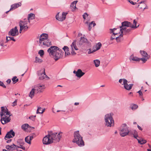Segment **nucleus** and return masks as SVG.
I'll list each match as a JSON object with an SVG mask.
<instances>
[{"instance_id": "obj_28", "label": "nucleus", "mask_w": 151, "mask_h": 151, "mask_svg": "<svg viewBox=\"0 0 151 151\" xmlns=\"http://www.w3.org/2000/svg\"><path fill=\"white\" fill-rule=\"evenodd\" d=\"M36 93H37L35 88H32L31 91L30 92L29 96L31 98H32L34 96V94Z\"/></svg>"}, {"instance_id": "obj_43", "label": "nucleus", "mask_w": 151, "mask_h": 151, "mask_svg": "<svg viewBox=\"0 0 151 151\" xmlns=\"http://www.w3.org/2000/svg\"><path fill=\"white\" fill-rule=\"evenodd\" d=\"M56 19L59 21H60L59 19H60L61 18H62V17H59V13H58L56 16Z\"/></svg>"}, {"instance_id": "obj_13", "label": "nucleus", "mask_w": 151, "mask_h": 151, "mask_svg": "<svg viewBox=\"0 0 151 151\" xmlns=\"http://www.w3.org/2000/svg\"><path fill=\"white\" fill-rule=\"evenodd\" d=\"M6 115H9L10 116L11 114L10 111H8V109L6 107L4 106L1 107V111L0 113V116L1 117L3 116H5Z\"/></svg>"}, {"instance_id": "obj_33", "label": "nucleus", "mask_w": 151, "mask_h": 151, "mask_svg": "<svg viewBox=\"0 0 151 151\" xmlns=\"http://www.w3.org/2000/svg\"><path fill=\"white\" fill-rule=\"evenodd\" d=\"M29 126L28 124H25L22 125L21 127L24 130V131H26V129H27Z\"/></svg>"}, {"instance_id": "obj_22", "label": "nucleus", "mask_w": 151, "mask_h": 151, "mask_svg": "<svg viewBox=\"0 0 151 151\" xmlns=\"http://www.w3.org/2000/svg\"><path fill=\"white\" fill-rule=\"evenodd\" d=\"M78 2V1H75L70 4V7L72 11H75L77 8L76 6V4Z\"/></svg>"}, {"instance_id": "obj_35", "label": "nucleus", "mask_w": 151, "mask_h": 151, "mask_svg": "<svg viewBox=\"0 0 151 151\" xmlns=\"http://www.w3.org/2000/svg\"><path fill=\"white\" fill-rule=\"evenodd\" d=\"M137 139V140L138 141V143H140L141 145H142L144 144H145L146 142V141L144 139Z\"/></svg>"}, {"instance_id": "obj_10", "label": "nucleus", "mask_w": 151, "mask_h": 151, "mask_svg": "<svg viewBox=\"0 0 151 151\" xmlns=\"http://www.w3.org/2000/svg\"><path fill=\"white\" fill-rule=\"evenodd\" d=\"M39 43L43 45L49 47L51 45V41L49 38H39Z\"/></svg>"}, {"instance_id": "obj_42", "label": "nucleus", "mask_w": 151, "mask_h": 151, "mask_svg": "<svg viewBox=\"0 0 151 151\" xmlns=\"http://www.w3.org/2000/svg\"><path fill=\"white\" fill-rule=\"evenodd\" d=\"M38 53L42 57L44 55V51L43 50H40L39 51Z\"/></svg>"}, {"instance_id": "obj_26", "label": "nucleus", "mask_w": 151, "mask_h": 151, "mask_svg": "<svg viewBox=\"0 0 151 151\" xmlns=\"http://www.w3.org/2000/svg\"><path fill=\"white\" fill-rule=\"evenodd\" d=\"M140 4L141 5H139L138 6L139 8L143 9V10L147 9L146 4L144 3V1H141L140 3Z\"/></svg>"}, {"instance_id": "obj_55", "label": "nucleus", "mask_w": 151, "mask_h": 151, "mask_svg": "<svg viewBox=\"0 0 151 151\" xmlns=\"http://www.w3.org/2000/svg\"><path fill=\"white\" fill-rule=\"evenodd\" d=\"M47 35L46 34H45V33H42V34L41 35H40L39 36H38L37 38H42L43 35Z\"/></svg>"}, {"instance_id": "obj_64", "label": "nucleus", "mask_w": 151, "mask_h": 151, "mask_svg": "<svg viewBox=\"0 0 151 151\" xmlns=\"http://www.w3.org/2000/svg\"><path fill=\"white\" fill-rule=\"evenodd\" d=\"M6 82L8 83H10V82H11V80L10 79H8L6 81Z\"/></svg>"}, {"instance_id": "obj_49", "label": "nucleus", "mask_w": 151, "mask_h": 151, "mask_svg": "<svg viewBox=\"0 0 151 151\" xmlns=\"http://www.w3.org/2000/svg\"><path fill=\"white\" fill-rule=\"evenodd\" d=\"M17 100H16L12 103V106H15L17 105Z\"/></svg>"}, {"instance_id": "obj_61", "label": "nucleus", "mask_w": 151, "mask_h": 151, "mask_svg": "<svg viewBox=\"0 0 151 151\" xmlns=\"http://www.w3.org/2000/svg\"><path fill=\"white\" fill-rule=\"evenodd\" d=\"M91 24H90V23L88 26V29L89 31L91 30Z\"/></svg>"}, {"instance_id": "obj_30", "label": "nucleus", "mask_w": 151, "mask_h": 151, "mask_svg": "<svg viewBox=\"0 0 151 151\" xmlns=\"http://www.w3.org/2000/svg\"><path fill=\"white\" fill-rule=\"evenodd\" d=\"M63 49L65 51V55H68L70 54V53L68 52L69 48L67 46H64L63 48Z\"/></svg>"}, {"instance_id": "obj_23", "label": "nucleus", "mask_w": 151, "mask_h": 151, "mask_svg": "<svg viewBox=\"0 0 151 151\" xmlns=\"http://www.w3.org/2000/svg\"><path fill=\"white\" fill-rule=\"evenodd\" d=\"M44 70V72H42L41 73L40 72V73H38V76L39 77V79L40 80H42L45 78V77H47V76L45 74V71Z\"/></svg>"}, {"instance_id": "obj_45", "label": "nucleus", "mask_w": 151, "mask_h": 151, "mask_svg": "<svg viewBox=\"0 0 151 151\" xmlns=\"http://www.w3.org/2000/svg\"><path fill=\"white\" fill-rule=\"evenodd\" d=\"M88 15L87 14V13L86 12L85 13L83 14V18L85 19H86V17L88 16Z\"/></svg>"}, {"instance_id": "obj_20", "label": "nucleus", "mask_w": 151, "mask_h": 151, "mask_svg": "<svg viewBox=\"0 0 151 151\" xmlns=\"http://www.w3.org/2000/svg\"><path fill=\"white\" fill-rule=\"evenodd\" d=\"M44 85H37L35 87V90L36 91L37 93H40L42 92L41 90L44 88Z\"/></svg>"}, {"instance_id": "obj_21", "label": "nucleus", "mask_w": 151, "mask_h": 151, "mask_svg": "<svg viewBox=\"0 0 151 151\" xmlns=\"http://www.w3.org/2000/svg\"><path fill=\"white\" fill-rule=\"evenodd\" d=\"M8 38H0V46L1 47L6 46L5 44L9 42Z\"/></svg>"}, {"instance_id": "obj_2", "label": "nucleus", "mask_w": 151, "mask_h": 151, "mask_svg": "<svg viewBox=\"0 0 151 151\" xmlns=\"http://www.w3.org/2000/svg\"><path fill=\"white\" fill-rule=\"evenodd\" d=\"M73 136L74 138L73 140V143H76L80 147L84 146V142L83 139V137L80 135L78 131L74 132Z\"/></svg>"}, {"instance_id": "obj_12", "label": "nucleus", "mask_w": 151, "mask_h": 151, "mask_svg": "<svg viewBox=\"0 0 151 151\" xmlns=\"http://www.w3.org/2000/svg\"><path fill=\"white\" fill-rule=\"evenodd\" d=\"M140 52L143 57V58H140L141 60L142 61L143 63H145L150 58V56L148 55L147 53L145 51L140 50Z\"/></svg>"}, {"instance_id": "obj_63", "label": "nucleus", "mask_w": 151, "mask_h": 151, "mask_svg": "<svg viewBox=\"0 0 151 151\" xmlns=\"http://www.w3.org/2000/svg\"><path fill=\"white\" fill-rule=\"evenodd\" d=\"M6 148L8 150H10V148L9 147V145H6Z\"/></svg>"}, {"instance_id": "obj_19", "label": "nucleus", "mask_w": 151, "mask_h": 151, "mask_svg": "<svg viewBox=\"0 0 151 151\" xmlns=\"http://www.w3.org/2000/svg\"><path fill=\"white\" fill-rule=\"evenodd\" d=\"M71 50V53L72 55H75L76 54V53L73 50V48L76 50H78V49L77 48L76 45V42L75 41H74L70 45Z\"/></svg>"}, {"instance_id": "obj_32", "label": "nucleus", "mask_w": 151, "mask_h": 151, "mask_svg": "<svg viewBox=\"0 0 151 151\" xmlns=\"http://www.w3.org/2000/svg\"><path fill=\"white\" fill-rule=\"evenodd\" d=\"M93 62L95 66L97 67L99 66L100 64V61L99 60L96 59L93 60Z\"/></svg>"}, {"instance_id": "obj_16", "label": "nucleus", "mask_w": 151, "mask_h": 151, "mask_svg": "<svg viewBox=\"0 0 151 151\" xmlns=\"http://www.w3.org/2000/svg\"><path fill=\"white\" fill-rule=\"evenodd\" d=\"M127 82L128 81L126 79H124L122 85H124L125 89L127 90H129L132 89L133 84H131L128 85Z\"/></svg>"}, {"instance_id": "obj_17", "label": "nucleus", "mask_w": 151, "mask_h": 151, "mask_svg": "<svg viewBox=\"0 0 151 151\" xmlns=\"http://www.w3.org/2000/svg\"><path fill=\"white\" fill-rule=\"evenodd\" d=\"M15 135V132L12 129L7 132L5 137V139H7V138L10 139L14 136Z\"/></svg>"}, {"instance_id": "obj_50", "label": "nucleus", "mask_w": 151, "mask_h": 151, "mask_svg": "<svg viewBox=\"0 0 151 151\" xmlns=\"http://www.w3.org/2000/svg\"><path fill=\"white\" fill-rule=\"evenodd\" d=\"M19 148H21V149H22V150H25V149H26L25 147H24V146H23L22 145H20Z\"/></svg>"}, {"instance_id": "obj_46", "label": "nucleus", "mask_w": 151, "mask_h": 151, "mask_svg": "<svg viewBox=\"0 0 151 151\" xmlns=\"http://www.w3.org/2000/svg\"><path fill=\"white\" fill-rule=\"evenodd\" d=\"M0 86L4 88H6V86L4 85V83L1 81H0Z\"/></svg>"}, {"instance_id": "obj_34", "label": "nucleus", "mask_w": 151, "mask_h": 151, "mask_svg": "<svg viewBox=\"0 0 151 151\" xmlns=\"http://www.w3.org/2000/svg\"><path fill=\"white\" fill-rule=\"evenodd\" d=\"M41 108L40 107H38L36 113L37 114H42L44 112L45 110V109H44L42 110L41 111H40V110L41 109Z\"/></svg>"}, {"instance_id": "obj_54", "label": "nucleus", "mask_w": 151, "mask_h": 151, "mask_svg": "<svg viewBox=\"0 0 151 151\" xmlns=\"http://www.w3.org/2000/svg\"><path fill=\"white\" fill-rule=\"evenodd\" d=\"M82 35V34H81V33H79L78 34V37H81L80 38H84V36H83V37L81 36Z\"/></svg>"}, {"instance_id": "obj_44", "label": "nucleus", "mask_w": 151, "mask_h": 151, "mask_svg": "<svg viewBox=\"0 0 151 151\" xmlns=\"http://www.w3.org/2000/svg\"><path fill=\"white\" fill-rule=\"evenodd\" d=\"M138 107V106L136 104H134L133 105L132 107V109L134 110L136 109H137Z\"/></svg>"}, {"instance_id": "obj_56", "label": "nucleus", "mask_w": 151, "mask_h": 151, "mask_svg": "<svg viewBox=\"0 0 151 151\" xmlns=\"http://www.w3.org/2000/svg\"><path fill=\"white\" fill-rule=\"evenodd\" d=\"M132 133L133 135H135L137 134V132L135 130H133L132 132Z\"/></svg>"}, {"instance_id": "obj_51", "label": "nucleus", "mask_w": 151, "mask_h": 151, "mask_svg": "<svg viewBox=\"0 0 151 151\" xmlns=\"http://www.w3.org/2000/svg\"><path fill=\"white\" fill-rule=\"evenodd\" d=\"M14 146H15V145L13 144L12 145H9V147L10 148V149H14Z\"/></svg>"}, {"instance_id": "obj_15", "label": "nucleus", "mask_w": 151, "mask_h": 151, "mask_svg": "<svg viewBox=\"0 0 151 151\" xmlns=\"http://www.w3.org/2000/svg\"><path fill=\"white\" fill-rule=\"evenodd\" d=\"M18 34V30L17 27L11 29L9 32V35L12 37H14L17 35Z\"/></svg>"}, {"instance_id": "obj_41", "label": "nucleus", "mask_w": 151, "mask_h": 151, "mask_svg": "<svg viewBox=\"0 0 151 151\" xmlns=\"http://www.w3.org/2000/svg\"><path fill=\"white\" fill-rule=\"evenodd\" d=\"M95 52H96V50H95L94 49L92 50L90 48L88 50V53L89 54L93 53Z\"/></svg>"}, {"instance_id": "obj_59", "label": "nucleus", "mask_w": 151, "mask_h": 151, "mask_svg": "<svg viewBox=\"0 0 151 151\" xmlns=\"http://www.w3.org/2000/svg\"><path fill=\"white\" fill-rule=\"evenodd\" d=\"M131 4H132L133 5H134L135 4H136V3H134L131 0H128V1Z\"/></svg>"}, {"instance_id": "obj_57", "label": "nucleus", "mask_w": 151, "mask_h": 151, "mask_svg": "<svg viewBox=\"0 0 151 151\" xmlns=\"http://www.w3.org/2000/svg\"><path fill=\"white\" fill-rule=\"evenodd\" d=\"M45 34H46L47 35H43L42 38H48L49 37L48 36V35L46 33H45Z\"/></svg>"}, {"instance_id": "obj_36", "label": "nucleus", "mask_w": 151, "mask_h": 151, "mask_svg": "<svg viewBox=\"0 0 151 151\" xmlns=\"http://www.w3.org/2000/svg\"><path fill=\"white\" fill-rule=\"evenodd\" d=\"M12 81H13V83L15 84L18 81L19 79L18 78H17V77L16 76H15L14 77L12 78Z\"/></svg>"}, {"instance_id": "obj_47", "label": "nucleus", "mask_w": 151, "mask_h": 151, "mask_svg": "<svg viewBox=\"0 0 151 151\" xmlns=\"http://www.w3.org/2000/svg\"><path fill=\"white\" fill-rule=\"evenodd\" d=\"M36 117V115L31 116L29 117V119H31L32 121H34L35 120V118Z\"/></svg>"}, {"instance_id": "obj_29", "label": "nucleus", "mask_w": 151, "mask_h": 151, "mask_svg": "<svg viewBox=\"0 0 151 151\" xmlns=\"http://www.w3.org/2000/svg\"><path fill=\"white\" fill-rule=\"evenodd\" d=\"M35 14L32 13H31L28 14V20L29 22H30V20H32L35 18Z\"/></svg>"}, {"instance_id": "obj_5", "label": "nucleus", "mask_w": 151, "mask_h": 151, "mask_svg": "<svg viewBox=\"0 0 151 151\" xmlns=\"http://www.w3.org/2000/svg\"><path fill=\"white\" fill-rule=\"evenodd\" d=\"M61 134V132H60L58 134L56 132L52 133H50L49 136L53 142H58L61 138V135H60Z\"/></svg>"}, {"instance_id": "obj_62", "label": "nucleus", "mask_w": 151, "mask_h": 151, "mask_svg": "<svg viewBox=\"0 0 151 151\" xmlns=\"http://www.w3.org/2000/svg\"><path fill=\"white\" fill-rule=\"evenodd\" d=\"M11 40H12L14 41H16V40L14 39V38H9V42H10Z\"/></svg>"}, {"instance_id": "obj_14", "label": "nucleus", "mask_w": 151, "mask_h": 151, "mask_svg": "<svg viewBox=\"0 0 151 151\" xmlns=\"http://www.w3.org/2000/svg\"><path fill=\"white\" fill-rule=\"evenodd\" d=\"M50 133L45 136L43 139V143L45 145H48L53 142L50 136Z\"/></svg>"}, {"instance_id": "obj_60", "label": "nucleus", "mask_w": 151, "mask_h": 151, "mask_svg": "<svg viewBox=\"0 0 151 151\" xmlns=\"http://www.w3.org/2000/svg\"><path fill=\"white\" fill-rule=\"evenodd\" d=\"M29 140L31 141L34 138V136L33 135L29 136Z\"/></svg>"}, {"instance_id": "obj_31", "label": "nucleus", "mask_w": 151, "mask_h": 151, "mask_svg": "<svg viewBox=\"0 0 151 151\" xmlns=\"http://www.w3.org/2000/svg\"><path fill=\"white\" fill-rule=\"evenodd\" d=\"M67 14L68 13L67 12H63L62 15V18L59 19V20H60V21H63L65 19L66 16Z\"/></svg>"}, {"instance_id": "obj_7", "label": "nucleus", "mask_w": 151, "mask_h": 151, "mask_svg": "<svg viewBox=\"0 0 151 151\" xmlns=\"http://www.w3.org/2000/svg\"><path fill=\"white\" fill-rule=\"evenodd\" d=\"M27 21L26 19L24 21L21 20L19 21V24L20 27L19 30L20 33H21L22 30L24 29L25 31L27 30L28 27L27 26Z\"/></svg>"}, {"instance_id": "obj_53", "label": "nucleus", "mask_w": 151, "mask_h": 151, "mask_svg": "<svg viewBox=\"0 0 151 151\" xmlns=\"http://www.w3.org/2000/svg\"><path fill=\"white\" fill-rule=\"evenodd\" d=\"M90 23V24H91V25H92V24H93V27H94L96 25V24L94 22V21H93L91 22Z\"/></svg>"}, {"instance_id": "obj_24", "label": "nucleus", "mask_w": 151, "mask_h": 151, "mask_svg": "<svg viewBox=\"0 0 151 151\" xmlns=\"http://www.w3.org/2000/svg\"><path fill=\"white\" fill-rule=\"evenodd\" d=\"M21 3L20 2L11 5L10 10L15 9L21 6Z\"/></svg>"}, {"instance_id": "obj_6", "label": "nucleus", "mask_w": 151, "mask_h": 151, "mask_svg": "<svg viewBox=\"0 0 151 151\" xmlns=\"http://www.w3.org/2000/svg\"><path fill=\"white\" fill-rule=\"evenodd\" d=\"M132 28H124L120 29V32L121 34L119 36H117L116 38H121L125 37L124 35H128L130 33Z\"/></svg>"}, {"instance_id": "obj_8", "label": "nucleus", "mask_w": 151, "mask_h": 151, "mask_svg": "<svg viewBox=\"0 0 151 151\" xmlns=\"http://www.w3.org/2000/svg\"><path fill=\"white\" fill-rule=\"evenodd\" d=\"M120 29V27L110 29L109 33L111 34H112L111 38H112V37H115L116 38V37L119 36V35L121 34Z\"/></svg>"}, {"instance_id": "obj_3", "label": "nucleus", "mask_w": 151, "mask_h": 151, "mask_svg": "<svg viewBox=\"0 0 151 151\" xmlns=\"http://www.w3.org/2000/svg\"><path fill=\"white\" fill-rule=\"evenodd\" d=\"M111 113L107 114L105 116V124L106 126L111 127L114 126V122Z\"/></svg>"}, {"instance_id": "obj_39", "label": "nucleus", "mask_w": 151, "mask_h": 151, "mask_svg": "<svg viewBox=\"0 0 151 151\" xmlns=\"http://www.w3.org/2000/svg\"><path fill=\"white\" fill-rule=\"evenodd\" d=\"M132 59V60L135 61H139L141 60L140 58H138L136 57H133Z\"/></svg>"}, {"instance_id": "obj_11", "label": "nucleus", "mask_w": 151, "mask_h": 151, "mask_svg": "<svg viewBox=\"0 0 151 151\" xmlns=\"http://www.w3.org/2000/svg\"><path fill=\"white\" fill-rule=\"evenodd\" d=\"M120 29L124 28H128L130 27L132 28H135L137 27H135L134 25L132 24L130 22L127 21H125L122 22V26L119 27Z\"/></svg>"}, {"instance_id": "obj_4", "label": "nucleus", "mask_w": 151, "mask_h": 151, "mask_svg": "<svg viewBox=\"0 0 151 151\" xmlns=\"http://www.w3.org/2000/svg\"><path fill=\"white\" fill-rule=\"evenodd\" d=\"M77 42V44L78 47H80L82 45H86L89 46L90 45V42L87 40V38H79V39L75 40Z\"/></svg>"}, {"instance_id": "obj_1", "label": "nucleus", "mask_w": 151, "mask_h": 151, "mask_svg": "<svg viewBox=\"0 0 151 151\" xmlns=\"http://www.w3.org/2000/svg\"><path fill=\"white\" fill-rule=\"evenodd\" d=\"M47 52L50 55H52L55 61L58 60L61 56V50L55 46H51L48 50Z\"/></svg>"}, {"instance_id": "obj_37", "label": "nucleus", "mask_w": 151, "mask_h": 151, "mask_svg": "<svg viewBox=\"0 0 151 151\" xmlns=\"http://www.w3.org/2000/svg\"><path fill=\"white\" fill-rule=\"evenodd\" d=\"M111 40H113L115 39L117 42H119L123 41V38H110Z\"/></svg>"}, {"instance_id": "obj_48", "label": "nucleus", "mask_w": 151, "mask_h": 151, "mask_svg": "<svg viewBox=\"0 0 151 151\" xmlns=\"http://www.w3.org/2000/svg\"><path fill=\"white\" fill-rule=\"evenodd\" d=\"M125 79H120L119 80V82L122 85L123 82H124V80Z\"/></svg>"}, {"instance_id": "obj_40", "label": "nucleus", "mask_w": 151, "mask_h": 151, "mask_svg": "<svg viewBox=\"0 0 151 151\" xmlns=\"http://www.w3.org/2000/svg\"><path fill=\"white\" fill-rule=\"evenodd\" d=\"M42 60L38 58L37 57L35 58V63H40L42 62Z\"/></svg>"}, {"instance_id": "obj_25", "label": "nucleus", "mask_w": 151, "mask_h": 151, "mask_svg": "<svg viewBox=\"0 0 151 151\" xmlns=\"http://www.w3.org/2000/svg\"><path fill=\"white\" fill-rule=\"evenodd\" d=\"M85 74V73L82 72L80 69H78L77 70V73L76 75V76L78 78H80L82 77Z\"/></svg>"}, {"instance_id": "obj_38", "label": "nucleus", "mask_w": 151, "mask_h": 151, "mask_svg": "<svg viewBox=\"0 0 151 151\" xmlns=\"http://www.w3.org/2000/svg\"><path fill=\"white\" fill-rule=\"evenodd\" d=\"M25 142L27 143L31 144V140H29V136H28L26 137L25 139Z\"/></svg>"}, {"instance_id": "obj_9", "label": "nucleus", "mask_w": 151, "mask_h": 151, "mask_svg": "<svg viewBox=\"0 0 151 151\" xmlns=\"http://www.w3.org/2000/svg\"><path fill=\"white\" fill-rule=\"evenodd\" d=\"M129 132L128 127L126 124L122 125V128L121 130L120 135L122 137H124L127 135Z\"/></svg>"}, {"instance_id": "obj_58", "label": "nucleus", "mask_w": 151, "mask_h": 151, "mask_svg": "<svg viewBox=\"0 0 151 151\" xmlns=\"http://www.w3.org/2000/svg\"><path fill=\"white\" fill-rule=\"evenodd\" d=\"M137 23V22H136L135 20V19H134L133 21V25H135V26H134L135 27H137L136 26V23Z\"/></svg>"}, {"instance_id": "obj_18", "label": "nucleus", "mask_w": 151, "mask_h": 151, "mask_svg": "<svg viewBox=\"0 0 151 151\" xmlns=\"http://www.w3.org/2000/svg\"><path fill=\"white\" fill-rule=\"evenodd\" d=\"M11 120V118L9 117H7L6 116H4V117L2 116L1 117V123L3 124H4L7 123L10 121Z\"/></svg>"}, {"instance_id": "obj_52", "label": "nucleus", "mask_w": 151, "mask_h": 151, "mask_svg": "<svg viewBox=\"0 0 151 151\" xmlns=\"http://www.w3.org/2000/svg\"><path fill=\"white\" fill-rule=\"evenodd\" d=\"M137 93H139V95L140 96H142L143 94L142 92L141 91V90L139 91H138L137 92Z\"/></svg>"}, {"instance_id": "obj_27", "label": "nucleus", "mask_w": 151, "mask_h": 151, "mask_svg": "<svg viewBox=\"0 0 151 151\" xmlns=\"http://www.w3.org/2000/svg\"><path fill=\"white\" fill-rule=\"evenodd\" d=\"M101 46V44L100 42H98L94 46L93 49L96 51L99 50Z\"/></svg>"}]
</instances>
